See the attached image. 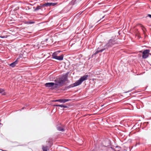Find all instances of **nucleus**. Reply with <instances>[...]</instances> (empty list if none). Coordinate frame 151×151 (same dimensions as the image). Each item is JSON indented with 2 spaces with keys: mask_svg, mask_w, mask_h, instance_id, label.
I'll use <instances>...</instances> for the list:
<instances>
[{
  "mask_svg": "<svg viewBox=\"0 0 151 151\" xmlns=\"http://www.w3.org/2000/svg\"><path fill=\"white\" fill-rule=\"evenodd\" d=\"M63 55H61L60 56H58L57 55L56 53H54L52 55V58L54 59H57L59 60H62L63 59Z\"/></svg>",
  "mask_w": 151,
  "mask_h": 151,
  "instance_id": "obj_3",
  "label": "nucleus"
},
{
  "mask_svg": "<svg viewBox=\"0 0 151 151\" xmlns=\"http://www.w3.org/2000/svg\"><path fill=\"white\" fill-rule=\"evenodd\" d=\"M51 6H54L57 4V3H51Z\"/></svg>",
  "mask_w": 151,
  "mask_h": 151,
  "instance_id": "obj_17",
  "label": "nucleus"
},
{
  "mask_svg": "<svg viewBox=\"0 0 151 151\" xmlns=\"http://www.w3.org/2000/svg\"><path fill=\"white\" fill-rule=\"evenodd\" d=\"M42 6H51V3H47L43 5Z\"/></svg>",
  "mask_w": 151,
  "mask_h": 151,
  "instance_id": "obj_13",
  "label": "nucleus"
},
{
  "mask_svg": "<svg viewBox=\"0 0 151 151\" xmlns=\"http://www.w3.org/2000/svg\"><path fill=\"white\" fill-rule=\"evenodd\" d=\"M114 42L112 40H110L108 44H107V45L108 46H111L113 44H114Z\"/></svg>",
  "mask_w": 151,
  "mask_h": 151,
  "instance_id": "obj_7",
  "label": "nucleus"
},
{
  "mask_svg": "<svg viewBox=\"0 0 151 151\" xmlns=\"http://www.w3.org/2000/svg\"><path fill=\"white\" fill-rule=\"evenodd\" d=\"M47 146H42V149L43 151H47Z\"/></svg>",
  "mask_w": 151,
  "mask_h": 151,
  "instance_id": "obj_11",
  "label": "nucleus"
},
{
  "mask_svg": "<svg viewBox=\"0 0 151 151\" xmlns=\"http://www.w3.org/2000/svg\"><path fill=\"white\" fill-rule=\"evenodd\" d=\"M148 16H149L150 17V18H151V15H150V14H149V15H148Z\"/></svg>",
  "mask_w": 151,
  "mask_h": 151,
  "instance_id": "obj_20",
  "label": "nucleus"
},
{
  "mask_svg": "<svg viewBox=\"0 0 151 151\" xmlns=\"http://www.w3.org/2000/svg\"><path fill=\"white\" fill-rule=\"evenodd\" d=\"M40 8H41V6H38L35 9V10H37L40 9Z\"/></svg>",
  "mask_w": 151,
  "mask_h": 151,
  "instance_id": "obj_15",
  "label": "nucleus"
},
{
  "mask_svg": "<svg viewBox=\"0 0 151 151\" xmlns=\"http://www.w3.org/2000/svg\"><path fill=\"white\" fill-rule=\"evenodd\" d=\"M150 50H144L142 53V58H146L148 56L149 54Z\"/></svg>",
  "mask_w": 151,
  "mask_h": 151,
  "instance_id": "obj_4",
  "label": "nucleus"
},
{
  "mask_svg": "<svg viewBox=\"0 0 151 151\" xmlns=\"http://www.w3.org/2000/svg\"><path fill=\"white\" fill-rule=\"evenodd\" d=\"M71 100L70 99H60L56 100L54 101L55 102H60L61 103H65L66 102L68 101H70Z\"/></svg>",
  "mask_w": 151,
  "mask_h": 151,
  "instance_id": "obj_6",
  "label": "nucleus"
},
{
  "mask_svg": "<svg viewBox=\"0 0 151 151\" xmlns=\"http://www.w3.org/2000/svg\"><path fill=\"white\" fill-rule=\"evenodd\" d=\"M7 37L6 35H4L2 36H0V37L2 38H6Z\"/></svg>",
  "mask_w": 151,
  "mask_h": 151,
  "instance_id": "obj_18",
  "label": "nucleus"
},
{
  "mask_svg": "<svg viewBox=\"0 0 151 151\" xmlns=\"http://www.w3.org/2000/svg\"><path fill=\"white\" fill-rule=\"evenodd\" d=\"M104 50H99V51H96L95 53V54H97V53H98V52H102Z\"/></svg>",
  "mask_w": 151,
  "mask_h": 151,
  "instance_id": "obj_16",
  "label": "nucleus"
},
{
  "mask_svg": "<svg viewBox=\"0 0 151 151\" xmlns=\"http://www.w3.org/2000/svg\"><path fill=\"white\" fill-rule=\"evenodd\" d=\"M24 109V108H22V109Z\"/></svg>",
  "mask_w": 151,
  "mask_h": 151,
  "instance_id": "obj_22",
  "label": "nucleus"
},
{
  "mask_svg": "<svg viewBox=\"0 0 151 151\" xmlns=\"http://www.w3.org/2000/svg\"><path fill=\"white\" fill-rule=\"evenodd\" d=\"M17 60H16L14 62L10 64V66L16 65L17 63Z\"/></svg>",
  "mask_w": 151,
  "mask_h": 151,
  "instance_id": "obj_12",
  "label": "nucleus"
},
{
  "mask_svg": "<svg viewBox=\"0 0 151 151\" xmlns=\"http://www.w3.org/2000/svg\"><path fill=\"white\" fill-rule=\"evenodd\" d=\"M104 17V16H103V17H102V18H103Z\"/></svg>",
  "mask_w": 151,
  "mask_h": 151,
  "instance_id": "obj_21",
  "label": "nucleus"
},
{
  "mask_svg": "<svg viewBox=\"0 0 151 151\" xmlns=\"http://www.w3.org/2000/svg\"><path fill=\"white\" fill-rule=\"evenodd\" d=\"M34 23V22H28L27 23H28L29 24H32V23Z\"/></svg>",
  "mask_w": 151,
  "mask_h": 151,
  "instance_id": "obj_19",
  "label": "nucleus"
},
{
  "mask_svg": "<svg viewBox=\"0 0 151 151\" xmlns=\"http://www.w3.org/2000/svg\"><path fill=\"white\" fill-rule=\"evenodd\" d=\"M88 76V75H85L82 76L78 80L73 84V86H76L80 85L83 81L87 79Z\"/></svg>",
  "mask_w": 151,
  "mask_h": 151,
  "instance_id": "obj_2",
  "label": "nucleus"
},
{
  "mask_svg": "<svg viewBox=\"0 0 151 151\" xmlns=\"http://www.w3.org/2000/svg\"><path fill=\"white\" fill-rule=\"evenodd\" d=\"M58 130L59 131L63 132L65 131V129L60 127H58L57 128Z\"/></svg>",
  "mask_w": 151,
  "mask_h": 151,
  "instance_id": "obj_8",
  "label": "nucleus"
},
{
  "mask_svg": "<svg viewBox=\"0 0 151 151\" xmlns=\"http://www.w3.org/2000/svg\"><path fill=\"white\" fill-rule=\"evenodd\" d=\"M120 147H116V148L114 149L115 151H119Z\"/></svg>",
  "mask_w": 151,
  "mask_h": 151,
  "instance_id": "obj_14",
  "label": "nucleus"
},
{
  "mask_svg": "<svg viewBox=\"0 0 151 151\" xmlns=\"http://www.w3.org/2000/svg\"><path fill=\"white\" fill-rule=\"evenodd\" d=\"M45 86L46 87L51 88H55V84L54 83L51 82L47 83L45 84Z\"/></svg>",
  "mask_w": 151,
  "mask_h": 151,
  "instance_id": "obj_5",
  "label": "nucleus"
},
{
  "mask_svg": "<svg viewBox=\"0 0 151 151\" xmlns=\"http://www.w3.org/2000/svg\"><path fill=\"white\" fill-rule=\"evenodd\" d=\"M67 77L66 76H63L55 80V88H58L64 85L65 82L67 81Z\"/></svg>",
  "mask_w": 151,
  "mask_h": 151,
  "instance_id": "obj_1",
  "label": "nucleus"
},
{
  "mask_svg": "<svg viewBox=\"0 0 151 151\" xmlns=\"http://www.w3.org/2000/svg\"><path fill=\"white\" fill-rule=\"evenodd\" d=\"M54 106H59L60 107H63L64 108H66L67 107V106L65 105H64L63 104L61 105H54Z\"/></svg>",
  "mask_w": 151,
  "mask_h": 151,
  "instance_id": "obj_9",
  "label": "nucleus"
},
{
  "mask_svg": "<svg viewBox=\"0 0 151 151\" xmlns=\"http://www.w3.org/2000/svg\"><path fill=\"white\" fill-rule=\"evenodd\" d=\"M0 93H1L3 95H5V93L4 92V90L3 89L0 88Z\"/></svg>",
  "mask_w": 151,
  "mask_h": 151,
  "instance_id": "obj_10",
  "label": "nucleus"
}]
</instances>
